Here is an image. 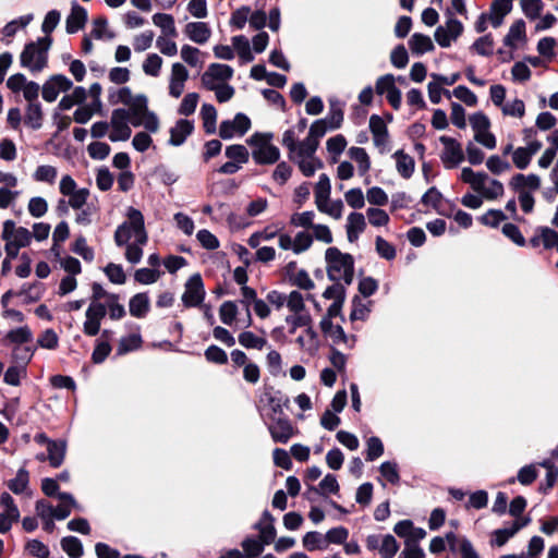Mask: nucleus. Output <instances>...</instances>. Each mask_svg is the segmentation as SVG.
<instances>
[{
  "mask_svg": "<svg viewBox=\"0 0 558 558\" xmlns=\"http://www.w3.org/2000/svg\"><path fill=\"white\" fill-rule=\"evenodd\" d=\"M131 239L140 244H146L148 240L144 216L134 207L128 208L126 221L120 225L114 232V242L118 246L128 244Z\"/></svg>",
  "mask_w": 558,
  "mask_h": 558,
  "instance_id": "f257e3e1",
  "label": "nucleus"
},
{
  "mask_svg": "<svg viewBox=\"0 0 558 558\" xmlns=\"http://www.w3.org/2000/svg\"><path fill=\"white\" fill-rule=\"evenodd\" d=\"M327 275L331 281H343L351 284L354 276V259L348 253H342L337 247H329L325 254Z\"/></svg>",
  "mask_w": 558,
  "mask_h": 558,
  "instance_id": "f03ea898",
  "label": "nucleus"
},
{
  "mask_svg": "<svg viewBox=\"0 0 558 558\" xmlns=\"http://www.w3.org/2000/svg\"><path fill=\"white\" fill-rule=\"evenodd\" d=\"M460 179L470 184L472 190L488 201H494L502 196L504 185L500 181L490 178L485 172H475L465 167L461 170Z\"/></svg>",
  "mask_w": 558,
  "mask_h": 558,
  "instance_id": "7ed1b4c3",
  "label": "nucleus"
},
{
  "mask_svg": "<svg viewBox=\"0 0 558 558\" xmlns=\"http://www.w3.org/2000/svg\"><path fill=\"white\" fill-rule=\"evenodd\" d=\"M272 133L256 132L250 136L247 144L252 146V158L257 165H274L280 159V150L271 144Z\"/></svg>",
  "mask_w": 558,
  "mask_h": 558,
  "instance_id": "20e7f679",
  "label": "nucleus"
},
{
  "mask_svg": "<svg viewBox=\"0 0 558 558\" xmlns=\"http://www.w3.org/2000/svg\"><path fill=\"white\" fill-rule=\"evenodd\" d=\"M50 46V37H43L37 39V41L27 44L20 56L21 65L31 72L43 71L47 65Z\"/></svg>",
  "mask_w": 558,
  "mask_h": 558,
  "instance_id": "39448f33",
  "label": "nucleus"
},
{
  "mask_svg": "<svg viewBox=\"0 0 558 558\" xmlns=\"http://www.w3.org/2000/svg\"><path fill=\"white\" fill-rule=\"evenodd\" d=\"M2 240L5 242L4 251L8 258H15L19 251L29 245L32 233L24 227H16L13 220L3 222Z\"/></svg>",
  "mask_w": 558,
  "mask_h": 558,
  "instance_id": "423d86ee",
  "label": "nucleus"
},
{
  "mask_svg": "<svg viewBox=\"0 0 558 558\" xmlns=\"http://www.w3.org/2000/svg\"><path fill=\"white\" fill-rule=\"evenodd\" d=\"M126 110L133 126H143L149 133L158 132L159 119L155 112L148 109V100L145 95H136L135 102Z\"/></svg>",
  "mask_w": 558,
  "mask_h": 558,
  "instance_id": "0eeeda50",
  "label": "nucleus"
},
{
  "mask_svg": "<svg viewBox=\"0 0 558 558\" xmlns=\"http://www.w3.org/2000/svg\"><path fill=\"white\" fill-rule=\"evenodd\" d=\"M447 21L445 25H440L435 31V39L442 48H448L463 32V25L454 16H452L451 9L445 12Z\"/></svg>",
  "mask_w": 558,
  "mask_h": 558,
  "instance_id": "6e6552de",
  "label": "nucleus"
},
{
  "mask_svg": "<svg viewBox=\"0 0 558 558\" xmlns=\"http://www.w3.org/2000/svg\"><path fill=\"white\" fill-rule=\"evenodd\" d=\"M131 121L129 111L124 108H118L112 110L109 128V140L111 142H124L131 137Z\"/></svg>",
  "mask_w": 558,
  "mask_h": 558,
  "instance_id": "1a4fd4ad",
  "label": "nucleus"
},
{
  "mask_svg": "<svg viewBox=\"0 0 558 558\" xmlns=\"http://www.w3.org/2000/svg\"><path fill=\"white\" fill-rule=\"evenodd\" d=\"M444 149L440 154V160L445 168L453 169L458 167L464 160V151L462 145L452 137L442 135L439 137Z\"/></svg>",
  "mask_w": 558,
  "mask_h": 558,
  "instance_id": "9d476101",
  "label": "nucleus"
},
{
  "mask_svg": "<svg viewBox=\"0 0 558 558\" xmlns=\"http://www.w3.org/2000/svg\"><path fill=\"white\" fill-rule=\"evenodd\" d=\"M83 331L87 336H96L100 330L101 319L106 316L105 302L90 301L85 313Z\"/></svg>",
  "mask_w": 558,
  "mask_h": 558,
  "instance_id": "9b49d317",
  "label": "nucleus"
},
{
  "mask_svg": "<svg viewBox=\"0 0 558 558\" xmlns=\"http://www.w3.org/2000/svg\"><path fill=\"white\" fill-rule=\"evenodd\" d=\"M73 87V83L63 74L50 76L43 85L41 95L48 102L57 100L60 93H65Z\"/></svg>",
  "mask_w": 558,
  "mask_h": 558,
  "instance_id": "f8f14e48",
  "label": "nucleus"
},
{
  "mask_svg": "<svg viewBox=\"0 0 558 558\" xmlns=\"http://www.w3.org/2000/svg\"><path fill=\"white\" fill-rule=\"evenodd\" d=\"M205 298V289L201 275L195 274L185 283L182 302L187 307L198 306Z\"/></svg>",
  "mask_w": 558,
  "mask_h": 558,
  "instance_id": "ddd939ff",
  "label": "nucleus"
},
{
  "mask_svg": "<svg viewBox=\"0 0 558 558\" xmlns=\"http://www.w3.org/2000/svg\"><path fill=\"white\" fill-rule=\"evenodd\" d=\"M251 128V120L244 113H236L233 120L222 121L219 135L223 140H230L234 135H244Z\"/></svg>",
  "mask_w": 558,
  "mask_h": 558,
  "instance_id": "4468645a",
  "label": "nucleus"
},
{
  "mask_svg": "<svg viewBox=\"0 0 558 558\" xmlns=\"http://www.w3.org/2000/svg\"><path fill=\"white\" fill-rule=\"evenodd\" d=\"M233 76V69L228 64L211 63L202 75V84L206 88H214L215 84L226 82Z\"/></svg>",
  "mask_w": 558,
  "mask_h": 558,
  "instance_id": "2eb2a0df",
  "label": "nucleus"
},
{
  "mask_svg": "<svg viewBox=\"0 0 558 558\" xmlns=\"http://www.w3.org/2000/svg\"><path fill=\"white\" fill-rule=\"evenodd\" d=\"M187 78L189 71L186 68L182 63H173L171 66V74L169 80L170 96L179 98L184 92V86Z\"/></svg>",
  "mask_w": 558,
  "mask_h": 558,
  "instance_id": "dca6fc26",
  "label": "nucleus"
},
{
  "mask_svg": "<svg viewBox=\"0 0 558 558\" xmlns=\"http://www.w3.org/2000/svg\"><path fill=\"white\" fill-rule=\"evenodd\" d=\"M185 36L195 44H206L210 36L211 29L205 22H190L184 27Z\"/></svg>",
  "mask_w": 558,
  "mask_h": 558,
  "instance_id": "f3484780",
  "label": "nucleus"
},
{
  "mask_svg": "<svg viewBox=\"0 0 558 558\" xmlns=\"http://www.w3.org/2000/svg\"><path fill=\"white\" fill-rule=\"evenodd\" d=\"M274 522L275 518L272 514L268 510H265L259 521L254 525V529L259 532V539L266 545L271 544L276 538L277 532Z\"/></svg>",
  "mask_w": 558,
  "mask_h": 558,
  "instance_id": "a211bd4d",
  "label": "nucleus"
},
{
  "mask_svg": "<svg viewBox=\"0 0 558 558\" xmlns=\"http://www.w3.org/2000/svg\"><path fill=\"white\" fill-rule=\"evenodd\" d=\"M275 421L269 425L270 435L276 442L286 444L293 435V427L286 417H272Z\"/></svg>",
  "mask_w": 558,
  "mask_h": 558,
  "instance_id": "6ab92c4d",
  "label": "nucleus"
},
{
  "mask_svg": "<svg viewBox=\"0 0 558 558\" xmlns=\"http://www.w3.org/2000/svg\"><path fill=\"white\" fill-rule=\"evenodd\" d=\"M87 21V11L77 2L72 3L71 13L66 17V32L74 34L84 27Z\"/></svg>",
  "mask_w": 558,
  "mask_h": 558,
  "instance_id": "aec40b11",
  "label": "nucleus"
},
{
  "mask_svg": "<svg viewBox=\"0 0 558 558\" xmlns=\"http://www.w3.org/2000/svg\"><path fill=\"white\" fill-rule=\"evenodd\" d=\"M365 228L366 221L364 215L361 213H351L347 218L345 226L349 242H355Z\"/></svg>",
  "mask_w": 558,
  "mask_h": 558,
  "instance_id": "412c9836",
  "label": "nucleus"
},
{
  "mask_svg": "<svg viewBox=\"0 0 558 558\" xmlns=\"http://www.w3.org/2000/svg\"><path fill=\"white\" fill-rule=\"evenodd\" d=\"M295 342L301 350L310 355L316 354L319 349L318 335L313 328L304 329V331L296 338Z\"/></svg>",
  "mask_w": 558,
  "mask_h": 558,
  "instance_id": "4be33fe9",
  "label": "nucleus"
},
{
  "mask_svg": "<svg viewBox=\"0 0 558 558\" xmlns=\"http://www.w3.org/2000/svg\"><path fill=\"white\" fill-rule=\"evenodd\" d=\"M194 126L189 120H179L175 125L170 130L169 144L172 146L182 145L186 137L192 133Z\"/></svg>",
  "mask_w": 558,
  "mask_h": 558,
  "instance_id": "5701e85b",
  "label": "nucleus"
},
{
  "mask_svg": "<svg viewBox=\"0 0 558 558\" xmlns=\"http://www.w3.org/2000/svg\"><path fill=\"white\" fill-rule=\"evenodd\" d=\"M58 498L61 504L56 508L53 507L52 517L57 520H64L71 514L72 509L77 507V504L70 493H60Z\"/></svg>",
  "mask_w": 558,
  "mask_h": 558,
  "instance_id": "b1692460",
  "label": "nucleus"
},
{
  "mask_svg": "<svg viewBox=\"0 0 558 558\" xmlns=\"http://www.w3.org/2000/svg\"><path fill=\"white\" fill-rule=\"evenodd\" d=\"M393 158L396 159V168L398 173L404 179H410L415 168L414 159L403 150H397L393 154Z\"/></svg>",
  "mask_w": 558,
  "mask_h": 558,
  "instance_id": "393cba45",
  "label": "nucleus"
},
{
  "mask_svg": "<svg viewBox=\"0 0 558 558\" xmlns=\"http://www.w3.org/2000/svg\"><path fill=\"white\" fill-rule=\"evenodd\" d=\"M541 185V179L536 174H529L524 175L521 173L515 174L512 177L510 181V186L514 191H525V189H529L531 191H535Z\"/></svg>",
  "mask_w": 558,
  "mask_h": 558,
  "instance_id": "a878e982",
  "label": "nucleus"
},
{
  "mask_svg": "<svg viewBox=\"0 0 558 558\" xmlns=\"http://www.w3.org/2000/svg\"><path fill=\"white\" fill-rule=\"evenodd\" d=\"M47 458L52 468H59L65 457L66 451V441L65 440H54L49 441V446L47 447Z\"/></svg>",
  "mask_w": 558,
  "mask_h": 558,
  "instance_id": "bb28decb",
  "label": "nucleus"
},
{
  "mask_svg": "<svg viewBox=\"0 0 558 558\" xmlns=\"http://www.w3.org/2000/svg\"><path fill=\"white\" fill-rule=\"evenodd\" d=\"M317 148L318 142H315V140L306 136L303 141L298 143L296 148L293 149V153L288 154V157L289 159L316 157L315 153Z\"/></svg>",
  "mask_w": 558,
  "mask_h": 558,
  "instance_id": "cd10ccee",
  "label": "nucleus"
},
{
  "mask_svg": "<svg viewBox=\"0 0 558 558\" xmlns=\"http://www.w3.org/2000/svg\"><path fill=\"white\" fill-rule=\"evenodd\" d=\"M232 48L236 51L241 62L247 63L254 60L248 39L243 35L231 38Z\"/></svg>",
  "mask_w": 558,
  "mask_h": 558,
  "instance_id": "c85d7f7f",
  "label": "nucleus"
},
{
  "mask_svg": "<svg viewBox=\"0 0 558 558\" xmlns=\"http://www.w3.org/2000/svg\"><path fill=\"white\" fill-rule=\"evenodd\" d=\"M349 157L357 163L360 175H365L371 169V159L366 150L362 147H351L348 150Z\"/></svg>",
  "mask_w": 558,
  "mask_h": 558,
  "instance_id": "c756f323",
  "label": "nucleus"
},
{
  "mask_svg": "<svg viewBox=\"0 0 558 558\" xmlns=\"http://www.w3.org/2000/svg\"><path fill=\"white\" fill-rule=\"evenodd\" d=\"M130 314L134 317H144L149 310V299L145 293H137L131 298L129 303Z\"/></svg>",
  "mask_w": 558,
  "mask_h": 558,
  "instance_id": "7c9ffc66",
  "label": "nucleus"
},
{
  "mask_svg": "<svg viewBox=\"0 0 558 558\" xmlns=\"http://www.w3.org/2000/svg\"><path fill=\"white\" fill-rule=\"evenodd\" d=\"M410 49L415 54H423L434 49V44L429 36L415 33L409 40Z\"/></svg>",
  "mask_w": 558,
  "mask_h": 558,
  "instance_id": "2f4dec72",
  "label": "nucleus"
},
{
  "mask_svg": "<svg viewBox=\"0 0 558 558\" xmlns=\"http://www.w3.org/2000/svg\"><path fill=\"white\" fill-rule=\"evenodd\" d=\"M153 23L160 27L162 31L161 36L175 37L177 28L174 25V19L170 14L166 13H156L153 15Z\"/></svg>",
  "mask_w": 558,
  "mask_h": 558,
  "instance_id": "473e14b6",
  "label": "nucleus"
},
{
  "mask_svg": "<svg viewBox=\"0 0 558 558\" xmlns=\"http://www.w3.org/2000/svg\"><path fill=\"white\" fill-rule=\"evenodd\" d=\"M295 162L303 175L313 177L316 170L322 169L324 163L317 157L290 159Z\"/></svg>",
  "mask_w": 558,
  "mask_h": 558,
  "instance_id": "72a5a7b5",
  "label": "nucleus"
},
{
  "mask_svg": "<svg viewBox=\"0 0 558 558\" xmlns=\"http://www.w3.org/2000/svg\"><path fill=\"white\" fill-rule=\"evenodd\" d=\"M43 110L39 101L27 105L25 123L34 130L41 128Z\"/></svg>",
  "mask_w": 558,
  "mask_h": 558,
  "instance_id": "f704fd0d",
  "label": "nucleus"
},
{
  "mask_svg": "<svg viewBox=\"0 0 558 558\" xmlns=\"http://www.w3.org/2000/svg\"><path fill=\"white\" fill-rule=\"evenodd\" d=\"M239 343L246 349L262 350L267 341L263 337L256 336L252 331H243L238 337Z\"/></svg>",
  "mask_w": 558,
  "mask_h": 558,
  "instance_id": "c9c22d12",
  "label": "nucleus"
},
{
  "mask_svg": "<svg viewBox=\"0 0 558 558\" xmlns=\"http://www.w3.org/2000/svg\"><path fill=\"white\" fill-rule=\"evenodd\" d=\"M287 307L291 312V315L310 314L305 308L304 296L296 290L288 294Z\"/></svg>",
  "mask_w": 558,
  "mask_h": 558,
  "instance_id": "e433bc0d",
  "label": "nucleus"
},
{
  "mask_svg": "<svg viewBox=\"0 0 558 558\" xmlns=\"http://www.w3.org/2000/svg\"><path fill=\"white\" fill-rule=\"evenodd\" d=\"M201 116L205 132L208 134L216 132L217 111L213 105L204 104L201 109Z\"/></svg>",
  "mask_w": 558,
  "mask_h": 558,
  "instance_id": "4c0bfd02",
  "label": "nucleus"
},
{
  "mask_svg": "<svg viewBox=\"0 0 558 558\" xmlns=\"http://www.w3.org/2000/svg\"><path fill=\"white\" fill-rule=\"evenodd\" d=\"M284 322L290 327L289 333H294L300 327H304L305 329L313 328L311 314L288 315Z\"/></svg>",
  "mask_w": 558,
  "mask_h": 558,
  "instance_id": "58836bf2",
  "label": "nucleus"
},
{
  "mask_svg": "<svg viewBox=\"0 0 558 558\" xmlns=\"http://www.w3.org/2000/svg\"><path fill=\"white\" fill-rule=\"evenodd\" d=\"M5 338L9 342L21 345L32 341L33 332L27 326H22L10 330Z\"/></svg>",
  "mask_w": 558,
  "mask_h": 558,
  "instance_id": "ea45409f",
  "label": "nucleus"
},
{
  "mask_svg": "<svg viewBox=\"0 0 558 558\" xmlns=\"http://www.w3.org/2000/svg\"><path fill=\"white\" fill-rule=\"evenodd\" d=\"M511 11L507 5L496 0L493 2L490 7V12L487 13L489 16V22L493 25V27L497 28L499 27L502 22L504 17Z\"/></svg>",
  "mask_w": 558,
  "mask_h": 558,
  "instance_id": "a19ab883",
  "label": "nucleus"
},
{
  "mask_svg": "<svg viewBox=\"0 0 558 558\" xmlns=\"http://www.w3.org/2000/svg\"><path fill=\"white\" fill-rule=\"evenodd\" d=\"M331 185L327 174L319 175L318 182L315 185V204L318 205L328 201L330 196Z\"/></svg>",
  "mask_w": 558,
  "mask_h": 558,
  "instance_id": "79ce46f5",
  "label": "nucleus"
},
{
  "mask_svg": "<svg viewBox=\"0 0 558 558\" xmlns=\"http://www.w3.org/2000/svg\"><path fill=\"white\" fill-rule=\"evenodd\" d=\"M182 60L191 66H202V52L198 48L183 45L180 51Z\"/></svg>",
  "mask_w": 558,
  "mask_h": 558,
  "instance_id": "37998d69",
  "label": "nucleus"
},
{
  "mask_svg": "<svg viewBox=\"0 0 558 558\" xmlns=\"http://www.w3.org/2000/svg\"><path fill=\"white\" fill-rule=\"evenodd\" d=\"M61 547L71 558H78L83 555L82 542L75 536L63 537Z\"/></svg>",
  "mask_w": 558,
  "mask_h": 558,
  "instance_id": "c03bdc74",
  "label": "nucleus"
},
{
  "mask_svg": "<svg viewBox=\"0 0 558 558\" xmlns=\"http://www.w3.org/2000/svg\"><path fill=\"white\" fill-rule=\"evenodd\" d=\"M380 475L390 484L397 485L400 482L398 464L395 461H385L379 466Z\"/></svg>",
  "mask_w": 558,
  "mask_h": 558,
  "instance_id": "a18cd8bd",
  "label": "nucleus"
},
{
  "mask_svg": "<svg viewBox=\"0 0 558 558\" xmlns=\"http://www.w3.org/2000/svg\"><path fill=\"white\" fill-rule=\"evenodd\" d=\"M142 344V338L140 335L133 333L126 337H123L119 341V345L117 349L118 355H124L128 352L137 350Z\"/></svg>",
  "mask_w": 558,
  "mask_h": 558,
  "instance_id": "49530a36",
  "label": "nucleus"
},
{
  "mask_svg": "<svg viewBox=\"0 0 558 558\" xmlns=\"http://www.w3.org/2000/svg\"><path fill=\"white\" fill-rule=\"evenodd\" d=\"M58 171L53 166L43 165L37 167L33 178L37 182H46L52 184L57 179Z\"/></svg>",
  "mask_w": 558,
  "mask_h": 558,
  "instance_id": "de8ad7c7",
  "label": "nucleus"
},
{
  "mask_svg": "<svg viewBox=\"0 0 558 558\" xmlns=\"http://www.w3.org/2000/svg\"><path fill=\"white\" fill-rule=\"evenodd\" d=\"M398 550L399 545L396 538L390 534L383 535L381 544L379 547L380 556L383 558H393Z\"/></svg>",
  "mask_w": 558,
  "mask_h": 558,
  "instance_id": "09e8293b",
  "label": "nucleus"
},
{
  "mask_svg": "<svg viewBox=\"0 0 558 558\" xmlns=\"http://www.w3.org/2000/svg\"><path fill=\"white\" fill-rule=\"evenodd\" d=\"M27 210L34 218H40L48 211V203L41 196H34L28 201Z\"/></svg>",
  "mask_w": 558,
  "mask_h": 558,
  "instance_id": "8fccbe9b",
  "label": "nucleus"
},
{
  "mask_svg": "<svg viewBox=\"0 0 558 558\" xmlns=\"http://www.w3.org/2000/svg\"><path fill=\"white\" fill-rule=\"evenodd\" d=\"M28 485V472L25 469H20L14 478L10 480L8 487L14 494H22Z\"/></svg>",
  "mask_w": 558,
  "mask_h": 558,
  "instance_id": "3c124183",
  "label": "nucleus"
},
{
  "mask_svg": "<svg viewBox=\"0 0 558 558\" xmlns=\"http://www.w3.org/2000/svg\"><path fill=\"white\" fill-rule=\"evenodd\" d=\"M327 150L333 155V161L336 162L338 157L343 153L347 147V140L343 135L338 134L327 140Z\"/></svg>",
  "mask_w": 558,
  "mask_h": 558,
  "instance_id": "603ef678",
  "label": "nucleus"
},
{
  "mask_svg": "<svg viewBox=\"0 0 558 558\" xmlns=\"http://www.w3.org/2000/svg\"><path fill=\"white\" fill-rule=\"evenodd\" d=\"M226 156L232 161L242 165L248 161V150L243 145H230L226 148Z\"/></svg>",
  "mask_w": 558,
  "mask_h": 558,
  "instance_id": "864d4df0",
  "label": "nucleus"
},
{
  "mask_svg": "<svg viewBox=\"0 0 558 558\" xmlns=\"http://www.w3.org/2000/svg\"><path fill=\"white\" fill-rule=\"evenodd\" d=\"M106 304V313L108 312L109 317L113 320L121 319L125 315V310L122 304L119 303V296L108 295Z\"/></svg>",
  "mask_w": 558,
  "mask_h": 558,
  "instance_id": "5fc2aeb1",
  "label": "nucleus"
},
{
  "mask_svg": "<svg viewBox=\"0 0 558 558\" xmlns=\"http://www.w3.org/2000/svg\"><path fill=\"white\" fill-rule=\"evenodd\" d=\"M316 206L319 211L325 213L335 219H340L342 216L343 203L340 199L330 202L328 198V201H325Z\"/></svg>",
  "mask_w": 558,
  "mask_h": 558,
  "instance_id": "6e6d98bb",
  "label": "nucleus"
},
{
  "mask_svg": "<svg viewBox=\"0 0 558 558\" xmlns=\"http://www.w3.org/2000/svg\"><path fill=\"white\" fill-rule=\"evenodd\" d=\"M26 375V366L24 365H11L4 373L3 380L5 384L11 386H19L21 378Z\"/></svg>",
  "mask_w": 558,
  "mask_h": 558,
  "instance_id": "4d7b16f0",
  "label": "nucleus"
},
{
  "mask_svg": "<svg viewBox=\"0 0 558 558\" xmlns=\"http://www.w3.org/2000/svg\"><path fill=\"white\" fill-rule=\"evenodd\" d=\"M162 59L156 53H150L147 56L143 63V71L145 74L150 76H158L160 73V69L162 66Z\"/></svg>",
  "mask_w": 558,
  "mask_h": 558,
  "instance_id": "13d9d810",
  "label": "nucleus"
},
{
  "mask_svg": "<svg viewBox=\"0 0 558 558\" xmlns=\"http://www.w3.org/2000/svg\"><path fill=\"white\" fill-rule=\"evenodd\" d=\"M366 460L374 461L383 456L384 453V444L380 438L376 436H372L366 441Z\"/></svg>",
  "mask_w": 558,
  "mask_h": 558,
  "instance_id": "bf43d9fd",
  "label": "nucleus"
},
{
  "mask_svg": "<svg viewBox=\"0 0 558 558\" xmlns=\"http://www.w3.org/2000/svg\"><path fill=\"white\" fill-rule=\"evenodd\" d=\"M525 33V23L520 20L513 23L509 29V33L505 37V45L506 46H514L515 41L523 38Z\"/></svg>",
  "mask_w": 558,
  "mask_h": 558,
  "instance_id": "052dcab7",
  "label": "nucleus"
},
{
  "mask_svg": "<svg viewBox=\"0 0 558 558\" xmlns=\"http://www.w3.org/2000/svg\"><path fill=\"white\" fill-rule=\"evenodd\" d=\"M371 312L369 304L362 302L359 296L352 300L351 320H365Z\"/></svg>",
  "mask_w": 558,
  "mask_h": 558,
  "instance_id": "680f3d73",
  "label": "nucleus"
},
{
  "mask_svg": "<svg viewBox=\"0 0 558 558\" xmlns=\"http://www.w3.org/2000/svg\"><path fill=\"white\" fill-rule=\"evenodd\" d=\"M335 343L343 344L348 349H352L355 344V336H348L341 326L336 328L328 336Z\"/></svg>",
  "mask_w": 558,
  "mask_h": 558,
  "instance_id": "e2e57ef3",
  "label": "nucleus"
},
{
  "mask_svg": "<svg viewBox=\"0 0 558 558\" xmlns=\"http://www.w3.org/2000/svg\"><path fill=\"white\" fill-rule=\"evenodd\" d=\"M486 167L494 174H501L511 169V165L498 155L488 157Z\"/></svg>",
  "mask_w": 558,
  "mask_h": 558,
  "instance_id": "0e129e2a",
  "label": "nucleus"
},
{
  "mask_svg": "<svg viewBox=\"0 0 558 558\" xmlns=\"http://www.w3.org/2000/svg\"><path fill=\"white\" fill-rule=\"evenodd\" d=\"M501 111L505 116L522 118L525 112V106L521 99L515 98L505 102L501 107Z\"/></svg>",
  "mask_w": 558,
  "mask_h": 558,
  "instance_id": "69168bd1",
  "label": "nucleus"
},
{
  "mask_svg": "<svg viewBox=\"0 0 558 558\" xmlns=\"http://www.w3.org/2000/svg\"><path fill=\"white\" fill-rule=\"evenodd\" d=\"M303 546L307 550H315L326 547L325 537L322 536L318 532H307L303 539H302Z\"/></svg>",
  "mask_w": 558,
  "mask_h": 558,
  "instance_id": "338daca9",
  "label": "nucleus"
},
{
  "mask_svg": "<svg viewBox=\"0 0 558 558\" xmlns=\"http://www.w3.org/2000/svg\"><path fill=\"white\" fill-rule=\"evenodd\" d=\"M38 347L54 350L59 344V337L53 329H46L37 339Z\"/></svg>",
  "mask_w": 558,
  "mask_h": 558,
  "instance_id": "774afa93",
  "label": "nucleus"
}]
</instances>
